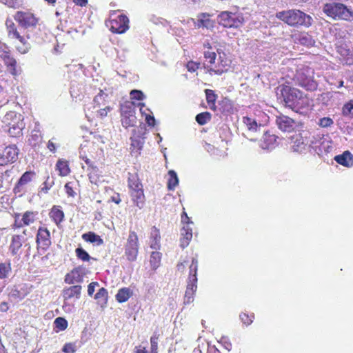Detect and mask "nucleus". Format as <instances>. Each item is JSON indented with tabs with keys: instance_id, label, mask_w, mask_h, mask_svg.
I'll return each mask as SVG.
<instances>
[{
	"instance_id": "1",
	"label": "nucleus",
	"mask_w": 353,
	"mask_h": 353,
	"mask_svg": "<svg viewBox=\"0 0 353 353\" xmlns=\"http://www.w3.org/2000/svg\"><path fill=\"white\" fill-rule=\"evenodd\" d=\"M276 95L281 102L298 113H303L305 99L298 89L289 85L282 84L276 88Z\"/></svg>"
},
{
	"instance_id": "2",
	"label": "nucleus",
	"mask_w": 353,
	"mask_h": 353,
	"mask_svg": "<svg viewBox=\"0 0 353 353\" xmlns=\"http://www.w3.org/2000/svg\"><path fill=\"white\" fill-rule=\"evenodd\" d=\"M276 17L292 27H310L312 18L306 13L297 9L283 10L276 13Z\"/></svg>"
},
{
	"instance_id": "3",
	"label": "nucleus",
	"mask_w": 353,
	"mask_h": 353,
	"mask_svg": "<svg viewBox=\"0 0 353 353\" xmlns=\"http://www.w3.org/2000/svg\"><path fill=\"white\" fill-rule=\"evenodd\" d=\"M323 12L334 19L353 21V10L343 3L332 2L326 3L323 8Z\"/></svg>"
},
{
	"instance_id": "4",
	"label": "nucleus",
	"mask_w": 353,
	"mask_h": 353,
	"mask_svg": "<svg viewBox=\"0 0 353 353\" xmlns=\"http://www.w3.org/2000/svg\"><path fill=\"white\" fill-rule=\"evenodd\" d=\"M295 83L308 91L316 90L318 84L314 79V70L307 67L299 68L294 74Z\"/></svg>"
},
{
	"instance_id": "5",
	"label": "nucleus",
	"mask_w": 353,
	"mask_h": 353,
	"mask_svg": "<svg viewBox=\"0 0 353 353\" xmlns=\"http://www.w3.org/2000/svg\"><path fill=\"white\" fill-rule=\"evenodd\" d=\"M197 270L198 261L196 258H192L184 297V303L185 304H189L194 301V294L197 289Z\"/></svg>"
},
{
	"instance_id": "6",
	"label": "nucleus",
	"mask_w": 353,
	"mask_h": 353,
	"mask_svg": "<svg viewBox=\"0 0 353 353\" xmlns=\"http://www.w3.org/2000/svg\"><path fill=\"white\" fill-rule=\"evenodd\" d=\"M120 110L122 125L125 128L134 126L137 123L134 103L132 101H125L121 105Z\"/></svg>"
},
{
	"instance_id": "7",
	"label": "nucleus",
	"mask_w": 353,
	"mask_h": 353,
	"mask_svg": "<svg viewBox=\"0 0 353 353\" xmlns=\"http://www.w3.org/2000/svg\"><path fill=\"white\" fill-rule=\"evenodd\" d=\"M6 29L8 37L12 39H18L21 46H17V50L21 54L27 53L31 48V45L27 40L22 37L20 33L17 31L16 25L12 20L7 19L6 21Z\"/></svg>"
},
{
	"instance_id": "8",
	"label": "nucleus",
	"mask_w": 353,
	"mask_h": 353,
	"mask_svg": "<svg viewBox=\"0 0 353 353\" xmlns=\"http://www.w3.org/2000/svg\"><path fill=\"white\" fill-rule=\"evenodd\" d=\"M218 22L225 28H237L243 22V17L236 13L224 11L218 15Z\"/></svg>"
},
{
	"instance_id": "9",
	"label": "nucleus",
	"mask_w": 353,
	"mask_h": 353,
	"mask_svg": "<svg viewBox=\"0 0 353 353\" xmlns=\"http://www.w3.org/2000/svg\"><path fill=\"white\" fill-rule=\"evenodd\" d=\"M14 19L24 29L34 28L39 22V19L28 11H17L14 15Z\"/></svg>"
},
{
	"instance_id": "10",
	"label": "nucleus",
	"mask_w": 353,
	"mask_h": 353,
	"mask_svg": "<svg viewBox=\"0 0 353 353\" xmlns=\"http://www.w3.org/2000/svg\"><path fill=\"white\" fill-rule=\"evenodd\" d=\"M204 57L207 61H208V63H210V65H207L205 66V68H208L210 74L221 75L225 71H226L225 67L227 65V63L223 61V59H221L220 63L218 64L216 63L215 61L216 58V54L214 52H204Z\"/></svg>"
},
{
	"instance_id": "11",
	"label": "nucleus",
	"mask_w": 353,
	"mask_h": 353,
	"mask_svg": "<svg viewBox=\"0 0 353 353\" xmlns=\"http://www.w3.org/2000/svg\"><path fill=\"white\" fill-rule=\"evenodd\" d=\"M114 14H112L110 19V29L114 33L122 34L129 28V19L124 14H119L113 18Z\"/></svg>"
},
{
	"instance_id": "12",
	"label": "nucleus",
	"mask_w": 353,
	"mask_h": 353,
	"mask_svg": "<svg viewBox=\"0 0 353 353\" xmlns=\"http://www.w3.org/2000/svg\"><path fill=\"white\" fill-rule=\"evenodd\" d=\"M243 123L246 125L248 130L244 136L251 141H256L260 133L262 125H258L256 120L248 117L243 119Z\"/></svg>"
},
{
	"instance_id": "13",
	"label": "nucleus",
	"mask_w": 353,
	"mask_h": 353,
	"mask_svg": "<svg viewBox=\"0 0 353 353\" xmlns=\"http://www.w3.org/2000/svg\"><path fill=\"white\" fill-rule=\"evenodd\" d=\"M125 254L130 261H134L138 254V237L134 232H130L125 245Z\"/></svg>"
},
{
	"instance_id": "14",
	"label": "nucleus",
	"mask_w": 353,
	"mask_h": 353,
	"mask_svg": "<svg viewBox=\"0 0 353 353\" xmlns=\"http://www.w3.org/2000/svg\"><path fill=\"white\" fill-rule=\"evenodd\" d=\"M19 154V149L15 145L7 146L0 152V165H6L17 161Z\"/></svg>"
},
{
	"instance_id": "15",
	"label": "nucleus",
	"mask_w": 353,
	"mask_h": 353,
	"mask_svg": "<svg viewBox=\"0 0 353 353\" xmlns=\"http://www.w3.org/2000/svg\"><path fill=\"white\" fill-rule=\"evenodd\" d=\"M27 241L28 238H24V235H12L8 248L12 256L19 255V250L23 244L25 247L28 246V249H30V245L28 243H27Z\"/></svg>"
},
{
	"instance_id": "16",
	"label": "nucleus",
	"mask_w": 353,
	"mask_h": 353,
	"mask_svg": "<svg viewBox=\"0 0 353 353\" xmlns=\"http://www.w3.org/2000/svg\"><path fill=\"white\" fill-rule=\"evenodd\" d=\"M291 148L293 152L304 153L308 150L307 137L301 134H296L292 137Z\"/></svg>"
},
{
	"instance_id": "17",
	"label": "nucleus",
	"mask_w": 353,
	"mask_h": 353,
	"mask_svg": "<svg viewBox=\"0 0 353 353\" xmlns=\"http://www.w3.org/2000/svg\"><path fill=\"white\" fill-rule=\"evenodd\" d=\"M275 122L278 128L283 132H290L296 127L294 120L283 114L276 116Z\"/></svg>"
},
{
	"instance_id": "18",
	"label": "nucleus",
	"mask_w": 353,
	"mask_h": 353,
	"mask_svg": "<svg viewBox=\"0 0 353 353\" xmlns=\"http://www.w3.org/2000/svg\"><path fill=\"white\" fill-rule=\"evenodd\" d=\"M37 243L39 249L46 250L51 244L50 232L46 228H39L37 234Z\"/></svg>"
},
{
	"instance_id": "19",
	"label": "nucleus",
	"mask_w": 353,
	"mask_h": 353,
	"mask_svg": "<svg viewBox=\"0 0 353 353\" xmlns=\"http://www.w3.org/2000/svg\"><path fill=\"white\" fill-rule=\"evenodd\" d=\"M85 268L79 266L68 273L65 276V282L68 284H74L75 283H82L83 281Z\"/></svg>"
},
{
	"instance_id": "20",
	"label": "nucleus",
	"mask_w": 353,
	"mask_h": 353,
	"mask_svg": "<svg viewBox=\"0 0 353 353\" xmlns=\"http://www.w3.org/2000/svg\"><path fill=\"white\" fill-rule=\"evenodd\" d=\"M22 116L15 112H9L3 117L2 123L3 127L14 126L20 123H24Z\"/></svg>"
},
{
	"instance_id": "21",
	"label": "nucleus",
	"mask_w": 353,
	"mask_h": 353,
	"mask_svg": "<svg viewBox=\"0 0 353 353\" xmlns=\"http://www.w3.org/2000/svg\"><path fill=\"white\" fill-rule=\"evenodd\" d=\"M277 137L274 134H270L268 132H263L262 140H261L260 147L263 150H270L275 147Z\"/></svg>"
},
{
	"instance_id": "22",
	"label": "nucleus",
	"mask_w": 353,
	"mask_h": 353,
	"mask_svg": "<svg viewBox=\"0 0 353 353\" xmlns=\"http://www.w3.org/2000/svg\"><path fill=\"white\" fill-rule=\"evenodd\" d=\"M334 159L337 163L344 167L351 168L353 166V154L348 150L335 156Z\"/></svg>"
},
{
	"instance_id": "23",
	"label": "nucleus",
	"mask_w": 353,
	"mask_h": 353,
	"mask_svg": "<svg viewBox=\"0 0 353 353\" xmlns=\"http://www.w3.org/2000/svg\"><path fill=\"white\" fill-rule=\"evenodd\" d=\"M27 292L22 285H14L8 294L11 301H19L25 298Z\"/></svg>"
},
{
	"instance_id": "24",
	"label": "nucleus",
	"mask_w": 353,
	"mask_h": 353,
	"mask_svg": "<svg viewBox=\"0 0 353 353\" xmlns=\"http://www.w3.org/2000/svg\"><path fill=\"white\" fill-rule=\"evenodd\" d=\"M1 59L6 65L9 72L13 76H17L19 72L17 70V61L14 58L10 56V52L8 54H3Z\"/></svg>"
},
{
	"instance_id": "25",
	"label": "nucleus",
	"mask_w": 353,
	"mask_h": 353,
	"mask_svg": "<svg viewBox=\"0 0 353 353\" xmlns=\"http://www.w3.org/2000/svg\"><path fill=\"white\" fill-rule=\"evenodd\" d=\"M323 138V137H321L320 135L312 136L307 138L308 151L312 154L321 156V150L318 146L319 143H321Z\"/></svg>"
},
{
	"instance_id": "26",
	"label": "nucleus",
	"mask_w": 353,
	"mask_h": 353,
	"mask_svg": "<svg viewBox=\"0 0 353 353\" xmlns=\"http://www.w3.org/2000/svg\"><path fill=\"white\" fill-rule=\"evenodd\" d=\"M81 286L77 285L70 286L63 290V296L65 300L70 299L73 297L79 299L81 295Z\"/></svg>"
},
{
	"instance_id": "27",
	"label": "nucleus",
	"mask_w": 353,
	"mask_h": 353,
	"mask_svg": "<svg viewBox=\"0 0 353 353\" xmlns=\"http://www.w3.org/2000/svg\"><path fill=\"white\" fill-rule=\"evenodd\" d=\"M181 247H187L192 238V229L188 225H184L181 230Z\"/></svg>"
},
{
	"instance_id": "28",
	"label": "nucleus",
	"mask_w": 353,
	"mask_h": 353,
	"mask_svg": "<svg viewBox=\"0 0 353 353\" xmlns=\"http://www.w3.org/2000/svg\"><path fill=\"white\" fill-rule=\"evenodd\" d=\"M105 91L106 89L105 90H100L99 92L94 97L93 101L96 107L101 108V106H105L108 103L110 97Z\"/></svg>"
},
{
	"instance_id": "29",
	"label": "nucleus",
	"mask_w": 353,
	"mask_h": 353,
	"mask_svg": "<svg viewBox=\"0 0 353 353\" xmlns=\"http://www.w3.org/2000/svg\"><path fill=\"white\" fill-rule=\"evenodd\" d=\"M161 236L159 230L155 226L151 228L150 232V248L154 250L160 248Z\"/></svg>"
},
{
	"instance_id": "30",
	"label": "nucleus",
	"mask_w": 353,
	"mask_h": 353,
	"mask_svg": "<svg viewBox=\"0 0 353 353\" xmlns=\"http://www.w3.org/2000/svg\"><path fill=\"white\" fill-rule=\"evenodd\" d=\"M131 196L133 203L139 209H141L143 207L145 203V196L143 194V188L137 190L131 191Z\"/></svg>"
},
{
	"instance_id": "31",
	"label": "nucleus",
	"mask_w": 353,
	"mask_h": 353,
	"mask_svg": "<svg viewBox=\"0 0 353 353\" xmlns=\"http://www.w3.org/2000/svg\"><path fill=\"white\" fill-rule=\"evenodd\" d=\"M42 139L41 126L39 122L34 123V128L31 132L30 139H29L30 143L32 145H35L41 142Z\"/></svg>"
},
{
	"instance_id": "32",
	"label": "nucleus",
	"mask_w": 353,
	"mask_h": 353,
	"mask_svg": "<svg viewBox=\"0 0 353 353\" xmlns=\"http://www.w3.org/2000/svg\"><path fill=\"white\" fill-rule=\"evenodd\" d=\"M131 152L138 155L140 154V151L142 150L144 144V139L139 137H131Z\"/></svg>"
},
{
	"instance_id": "33",
	"label": "nucleus",
	"mask_w": 353,
	"mask_h": 353,
	"mask_svg": "<svg viewBox=\"0 0 353 353\" xmlns=\"http://www.w3.org/2000/svg\"><path fill=\"white\" fill-rule=\"evenodd\" d=\"M203 18L199 19L195 21L194 19H190L189 21H191L195 27L200 28L201 27H205L206 28H210L212 27V21L208 18V15L205 14H202Z\"/></svg>"
},
{
	"instance_id": "34",
	"label": "nucleus",
	"mask_w": 353,
	"mask_h": 353,
	"mask_svg": "<svg viewBox=\"0 0 353 353\" xmlns=\"http://www.w3.org/2000/svg\"><path fill=\"white\" fill-rule=\"evenodd\" d=\"M34 172H26L23 173L14 188V192H20L21 191V188L23 185H26L32 180V176Z\"/></svg>"
},
{
	"instance_id": "35",
	"label": "nucleus",
	"mask_w": 353,
	"mask_h": 353,
	"mask_svg": "<svg viewBox=\"0 0 353 353\" xmlns=\"http://www.w3.org/2000/svg\"><path fill=\"white\" fill-rule=\"evenodd\" d=\"M12 268L10 261L0 263V279L6 281L11 275Z\"/></svg>"
},
{
	"instance_id": "36",
	"label": "nucleus",
	"mask_w": 353,
	"mask_h": 353,
	"mask_svg": "<svg viewBox=\"0 0 353 353\" xmlns=\"http://www.w3.org/2000/svg\"><path fill=\"white\" fill-rule=\"evenodd\" d=\"M25 128L24 123H20L14 126L3 127V131L8 132L10 137H16L21 134L22 130Z\"/></svg>"
},
{
	"instance_id": "37",
	"label": "nucleus",
	"mask_w": 353,
	"mask_h": 353,
	"mask_svg": "<svg viewBox=\"0 0 353 353\" xmlns=\"http://www.w3.org/2000/svg\"><path fill=\"white\" fill-rule=\"evenodd\" d=\"M132 296V291L128 288L120 289L116 294V299L119 303L127 301Z\"/></svg>"
},
{
	"instance_id": "38",
	"label": "nucleus",
	"mask_w": 353,
	"mask_h": 353,
	"mask_svg": "<svg viewBox=\"0 0 353 353\" xmlns=\"http://www.w3.org/2000/svg\"><path fill=\"white\" fill-rule=\"evenodd\" d=\"M82 239L87 242L95 243L97 245H100L103 243V241L101 236L92 232L83 234L82 235Z\"/></svg>"
},
{
	"instance_id": "39",
	"label": "nucleus",
	"mask_w": 353,
	"mask_h": 353,
	"mask_svg": "<svg viewBox=\"0 0 353 353\" xmlns=\"http://www.w3.org/2000/svg\"><path fill=\"white\" fill-rule=\"evenodd\" d=\"M298 40L300 44L307 46L312 47L314 46L315 41L313 37L308 33H301L299 34Z\"/></svg>"
},
{
	"instance_id": "40",
	"label": "nucleus",
	"mask_w": 353,
	"mask_h": 353,
	"mask_svg": "<svg viewBox=\"0 0 353 353\" xmlns=\"http://www.w3.org/2000/svg\"><path fill=\"white\" fill-rule=\"evenodd\" d=\"M169 179L168 181V188L169 190H174L179 184V179L174 170L168 172Z\"/></svg>"
},
{
	"instance_id": "41",
	"label": "nucleus",
	"mask_w": 353,
	"mask_h": 353,
	"mask_svg": "<svg viewBox=\"0 0 353 353\" xmlns=\"http://www.w3.org/2000/svg\"><path fill=\"white\" fill-rule=\"evenodd\" d=\"M50 217L53 219V221L58 224L61 223L64 218V213L62 210L59 209L57 207L54 206L51 212H50Z\"/></svg>"
},
{
	"instance_id": "42",
	"label": "nucleus",
	"mask_w": 353,
	"mask_h": 353,
	"mask_svg": "<svg viewBox=\"0 0 353 353\" xmlns=\"http://www.w3.org/2000/svg\"><path fill=\"white\" fill-rule=\"evenodd\" d=\"M161 253L157 251H154L151 253L150 263L152 270H155L159 268L161 263Z\"/></svg>"
},
{
	"instance_id": "43",
	"label": "nucleus",
	"mask_w": 353,
	"mask_h": 353,
	"mask_svg": "<svg viewBox=\"0 0 353 353\" xmlns=\"http://www.w3.org/2000/svg\"><path fill=\"white\" fill-rule=\"evenodd\" d=\"M128 186L131 191L142 189V184L136 175L130 174L128 177Z\"/></svg>"
},
{
	"instance_id": "44",
	"label": "nucleus",
	"mask_w": 353,
	"mask_h": 353,
	"mask_svg": "<svg viewBox=\"0 0 353 353\" xmlns=\"http://www.w3.org/2000/svg\"><path fill=\"white\" fill-rule=\"evenodd\" d=\"M57 169L61 176H67L70 173V168L66 161L59 160L56 165Z\"/></svg>"
},
{
	"instance_id": "45",
	"label": "nucleus",
	"mask_w": 353,
	"mask_h": 353,
	"mask_svg": "<svg viewBox=\"0 0 353 353\" xmlns=\"http://www.w3.org/2000/svg\"><path fill=\"white\" fill-rule=\"evenodd\" d=\"M342 114L345 117L353 118V100H350L343 105Z\"/></svg>"
},
{
	"instance_id": "46",
	"label": "nucleus",
	"mask_w": 353,
	"mask_h": 353,
	"mask_svg": "<svg viewBox=\"0 0 353 353\" xmlns=\"http://www.w3.org/2000/svg\"><path fill=\"white\" fill-rule=\"evenodd\" d=\"M195 119H196V122L199 125H205V123H207L209 121H210L211 114L208 112H201V113L198 114L196 116Z\"/></svg>"
},
{
	"instance_id": "47",
	"label": "nucleus",
	"mask_w": 353,
	"mask_h": 353,
	"mask_svg": "<svg viewBox=\"0 0 353 353\" xmlns=\"http://www.w3.org/2000/svg\"><path fill=\"white\" fill-rule=\"evenodd\" d=\"M341 41H338L336 43V48L337 52L343 57H348L351 54V51L347 48L346 44L340 43Z\"/></svg>"
},
{
	"instance_id": "48",
	"label": "nucleus",
	"mask_w": 353,
	"mask_h": 353,
	"mask_svg": "<svg viewBox=\"0 0 353 353\" xmlns=\"http://www.w3.org/2000/svg\"><path fill=\"white\" fill-rule=\"evenodd\" d=\"M75 253L77 258L82 261H88L91 259L90 254L81 247H79L75 250Z\"/></svg>"
},
{
	"instance_id": "49",
	"label": "nucleus",
	"mask_w": 353,
	"mask_h": 353,
	"mask_svg": "<svg viewBox=\"0 0 353 353\" xmlns=\"http://www.w3.org/2000/svg\"><path fill=\"white\" fill-rule=\"evenodd\" d=\"M54 323L55 327L61 331L65 330L68 327V321L63 317L57 318Z\"/></svg>"
},
{
	"instance_id": "50",
	"label": "nucleus",
	"mask_w": 353,
	"mask_h": 353,
	"mask_svg": "<svg viewBox=\"0 0 353 353\" xmlns=\"http://www.w3.org/2000/svg\"><path fill=\"white\" fill-rule=\"evenodd\" d=\"M321 128H329L334 124V121L330 117H322L316 123Z\"/></svg>"
},
{
	"instance_id": "51",
	"label": "nucleus",
	"mask_w": 353,
	"mask_h": 353,
	"mask_svg": "<svg viewBox=\"0 0 353 353\" xmlns=\"http://www.w3.org/2000/svg\"><path fill=\"white\" fill-rule=\"evenodd\" d=\"M108 297V292L104 288H101L99 290L97 294L94 295V299L99 301L105 303Z\"/></svg>"
},
{
	"instance_id": "52",
	"label": "nucleus",
	"mask_w": 353,
	"mask_h": 353,
	"mask_svg": "<svg viewBox=\"0 0 353 353\" xmlns=\"http://www.w3.org/2000/svg\"><path fill=\"white\" fill-rule=\"evenodd\" d=\"M205 97H206V101L208 104H213L214 105V103L216 100V94H215L214 92L210 89H206L205 90Z\"/></svg>"
},
{
	"instance_id": "53",
	"label": "nucleus",
	"mask_w": 353,
	"mask_h": 353,
	"mask_svg": "<svg viewBox=\"0 0 353 353\" xmlns=\"http://www.w3.org/2000/svg\"><path fill=\"white\" fill-rule=\"evenodd\" d=\"M318 148L321 150V156L323 155L324 153L329 152L330 149L332 148V147L330 145V143L327 141L324 138H323Z\"/></svg>"
},
{
	"instance_id": "54",
	"label": "nucleus",
	"mask_w": 353,
	"mask_h": 353,
	"mask_svg": "<svg viewBox=\"0 0 353 353\" xmlns=\"http://www.w3.org/2000/svg\"><path fill=\"white\" fill-rule=\"evenodd\" d=\"M23 223L25 225H28L34 221V214L32 212H26L22 217Z\"/></svg>"
},
{
	"instance_id": "55",
	"label": "nucleus",
	"mask_w": 353,
	"mask_h": 353,
	"mask_svg": "<svg viewBox=\"0 0 353 353\" xmlns=\"http://www.w3.org/2000/svg\"><path fill=\"white\" fill-rule=\"evenodd\" d=\"M239 317L243 324L249 325L252 323L254 316L253 314L249 316L246 313H242L239 315Z\"/></svg>"
},
{
	"instance_id": "56",
	"label": "nucleus",
	"mask_w": 353,
	"mask_h": 353,
	"mask_svg": "<svg viewBox=\"0 0 353 353\" xmlns=\"http://www.w3.org/2000/svg\"><path fill=\"white\" fill-rule=\"evenodd\" d=\"M159 335L154 333L150 338L152 353H157Z\"/></svg>"
},
{
	"instance_id": "57",
	"label": "nucleus",
	"mask_w": 353,
	"mask_h": 353,
	"mask_svg": "<svg viewBox=\"0 0 353 353\" xmlns=\"http://www.w3.org/2000/svg\"><path fill=\"white\" fill-rule=\"evenodd\" d=\"M219 343H221L228 351H230L232 350V343L228 336H221Z\"/></svg>"
},
{
	"instance_id": "58",
	"label": "nucleus",
	"mask_w": 353,
	"mask_h": 353,
	"mask_svg": "<svg viewBox=\"0 0 353 353\" xmlns=\"http://www.w3.org/2000/svg\"><path fill=\"white\" fill-rule=\"evenodd\" d=\"M130 97L132 99H136L138 101H141L145 99L144 94L141 90H132L130 92Z\"/></svg>"
},
{
	"instance_id": "59",
	"label": "nucleus",
	"mask_w": 353,
	"mask_h": 353,
	"mask_svg": "<svg viewBox=\"0 0 353 353\" xmlns=\"http://www.w3.org/2000/svg\"><path fill=\"white\" fill-rule=\"evenodd\" d=\"M112 108L110 105H105L103 108H100L97 113L101 118H104L108 115V113L110 112Z\"/></svg>"
},
{
	"instance_id": "60",
	"label": "nucleus",
	"mask_w": 353,
	"mask_h": 353,
	"mask_svg": "<svg viewBox=\"0 0 353 353\" xmlns=\"http://www.w3.org/2000/svg\"><path fill=\"white\" fill-rule=\"evenodd\" d=\"M62 351L65 353H74L75 352V345L73 343H65L62 348Z\"/></svg>"
},
{
	"instance_id": "61",
	"label": "nucleus",
	"mask_w": 353,
	"mask_h": 353,
	"mask_svg": "<svg viewBox=\"0 0 353 353\" xmlns=\"http://www.w3.org/2000/svg\"><path fill=\"white\" fill-rule=\"evenodd\" d=\"M54 184V181L50 179V177L48 176L46 181L43 183V187L41 188L42 191L47 192L48 190Z\"/></svg>"
},
{
	"instance_id": "62",
	"label": "nucleus",
	"mask_w": 353,
	"mask_h": 353,
	"mask_svg": "<svg viewBox=\"0 0 353 353\" xmlns=\"http://www.w3.org/2000/svg\"><path fill=\"white\" fill-rule=\"evenodd\" d=\"M199 65H200L199 63H196L194 61H189L186 65V68L189 72H195L196 70V69L199 68Z\"/></svg>"
},
{
	"instance_id": "63",
	"label": "nucleus",
	"mask_w": 353,
	"mask_h": 353,
	"mask_svg": "<svg viewBox=\"0 0 353 353\" xmlns=\"http://www.w3.org/2000/svg\"><path fill=\"white\" fill-rule=\"evenodd\" d=\"M65 192L66 194L69 196H72L74 197V195H75V192L72 189V187L71 186V183H67L65 185Z\"/></svg>"
},
{
	"instance_id": "64",
	"label": "nucleus",
	"mask_w": 353,
	"mask_h": 353,
	"mask_svg": "<svg viewBox=\"0 0 353 353\" xmlns=\"http://www.w3.org/2000/svg\"><path fill=\"white\" fill-rule=\"evenodd\" d=\"M99 285L97 282H92L88 286V294L89 296H92L94 292L95 287Z\"/></svg>"
}]
</instances>
